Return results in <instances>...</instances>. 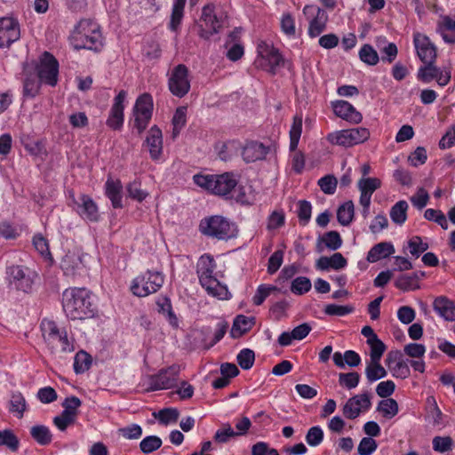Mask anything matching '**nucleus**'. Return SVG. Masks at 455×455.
Listing matches in <instances>:
<instances>
[{
  "label": "nucleus",
  "mask_w": 455,
  "mask_h": 455,
  "mask_svg": "<svg viewBox=\"0 0 455 455\" xmlns=\"http://www.w3.org/2000/svg\"><path fill=\"white\" fill-rule=\"evenodd\" d=\"M105 194L111 201L112 206L116 209L123 207L122 190L123 185L119 180L108 179L105 184Z\"/></svg>",
  "instance_id": "nucleus-24"
},
{
  "label": "nucleus",
  "mask_w": 455,
  "mask_h": 455,
  "mask_svg": "<svg viewBox=\"0 0 455 455\" xmlns=\"http://www.w3.org/2000/svg\"><path fill=\"white\" fill-rule=\"evenodd\" d=\"M172 138H176L187 123V107H179L172 117Z\"/></svg>",
  "instance_id": "nucleus-41"
},
{
  "label": "nucleus",
  "mask_w": 455,
  "mask_h": 455,
  "mask_svg": "<svg viewBox=\"0 0 455 455\" xmlns=\"http://www.w3.org/2000/svg\"><path fill=\"white\" fill-rule=\"evenodd\" d=\"M26 409L27 403L22 394L20 392L13 393L10 400L9 411L17 413L18 418H22Z\"/></svg>",
  "instance_id": "nucleus-44"
},
{
  "label": "nucleus",
  "mask_w": 455,
  "mask_h": 455,
  "mask_svg": "<svg viewBox=\"0 0 455 455\" xmlns=\"http://www.w3.org/2000/svg\"><path fill=\"white\" fill-rule=\"evenodd\" d=\"M262 58L267 61L269 66L268 71L272 74H275L276 68L283 64L282 54L274 47L267 49L266 54L262 55Z\"/></svg>",
  "instance_id": "nucleus-39"
},
{
  "label": "nucleus",
  "mask_w": 455,
  "mask_h": 455,
  "mask_svg": "<svg viewBox=\"0 0 455 455\" xmlns=\"http://www.w3.org/2000/svg\"><path fill=\"white\" fill-rule=\"evenodd\" d=\"M10 284L23 292H30L34 283L30 272L20 266H12L8 268Z\"/></svg>",
  "instance_id": "nucleus-19"
},
{
  "label": "nucleus",
  "mask_w": 455,
  "mask_h": 455,
  "mask_svg": "<svg viewBox=\"0 0 455 455\" xmlns=\"http://www.w3.org/2000/svg\"><path fill=\"white\" fill-rule=\"evenodd\" d=\"M377 442L371 437H363L357 448L359 455H371L377 450Z\"/></svg>",
  "instance_id": "nucleus-64"
},
{
  "label": "nucleus",
  "mask_w": 455,
  "mask_h": 455,
  "mask_svg": "<svg viewBox=\"0 0 455 455\" xmlns=\"http://www.w3.org/2000/svg\"><path fill=\"white\" fill-rule=\"evenodd\" d=\"M334 114L352 124H359L363 120L362 114L352 104L346 100H336L331 103Z\"/></svg>",
  "instance_id": "nucleus-22"
},
{
  "label": "nucleus",
  "mask_w": 455,
  "mask_h": 455,
  "mask_svg": "<svg viewBox=\"0 0 455 455\" xmlns=\"http://www.w3.org/2000/svg\"><path fill=\"white\" fill-rule=\"evenodd\" d=\"M359 59L369 66H375L379 61L377 51L369 44H364L358 52Z\"/></svg>",
  "instance_id": "nucleus-36"
},
{
  "label": "nucleus",
  "mask_w": 455,
  "mask_h": 455,
  "mask_svg": "<svg viewBox=\"0 0 455 455\" xmlns=\"http://www.w3.org/2000/svg\"><path fill=\"white\" fill-rule=\"evenodd\" d=\"M71 43L77 50L100 51L103 43L100 26L92 20H81L72 32Z\"/></svg>",
  "instance_id": "nucleus-3"
},
{
  "label": "nucleus",
  "mask_w": 455,
  "mask_h": 455,
  "mask_svg": "<svg viewBox=\"0 0 455 455\" xmlns=\"http://www.w3.org/2000/svg\"><path fill=\"white\" fill-rule=\"evenodd\" d=\"M219 157L222 161H228L237 155L241 149V143L236 140H230L226 142H219L215 146Z\"/></svg>",
  "instance_id": "nucleus-28"
},
{
  "label": "nucleus",
  "mask_w": 455,
  "mask_h": 455,
  "mask_svg": "<svg viewBox=\"0 0 455 455\" xmlns=\"http://www.w3.org/2000/svg\"><path fill=\"white\" fill-rule=\"evenodd\" d=\"M32 438L40 445L46 446L52 441V435L48 427L44 425H36L30 428Z\"/></svg>",
  "instance_id": "nucleus-31"
},
{
  "label": "nucleus",
  "mask_w": 455,
  "mask_h": 455,
  "mask_svg": "<svg viewBox=\"0 0 455 455\" xmlns=\"http://www.w3.org/2000/svg\"><path fill=\"white\" fill-rule=\"evenodd\" d=\"M323 244L331 251H336L340 248L342 245V239L339 233L337 231H328L323 235H320L316 242L317 252H322L323 251Z\"/></svg>",
  "instance_id": "nucleus-26"
},
{
  "label": "nucleus",
  "mask_w": 455,
  "mask_h": 455,
  "mask_svg": "<svg viewBox=\"0 0 455 455\" xmlns=\"http://www.w3.org/2000/svg\"><path fill=\"white\" fill-rule=\"evenodd\" d=\"M126 92L122 90L115 97L113 105L109 110L106 124L114 131H120L123 128L124 121V100L126 98Z\"/></svg>",
  "instance_id": "nucleus-17"
},
{
  "label": "nucleus",
  "mask_w": 455,
  "mask_h": 455,
  "mask_svg": "<svg viewBox=\"0 0 455 455\" xmlns=\"http://www.w3.org/2000/svg\"><path fill=\"white\" fill-rule=\"evenodd\" d=\"M358 188L360 192L372 195L381 186V181L378 178H362L358 181Z\"/></svg>",
  "instance_id": "nucleus-55"
},
{
  "label": "nucleus",
  "mask_w": 455,
  "mask_h": 455,
  "mask_svg": "<svg viewBox=\"0 0 455 455\" xmlns=\"http://www.w3.org/2000/svg\"><path fill=\"white\" fill-rule=\"evenodd\" d=\"M323 440V431L319 426L312 427L306 435V442L312 447L318 446Z\"/></svg>",
  "instance_id": "nucleus-59"
},
{
  "label": "nucleus",
  "mask_w": 455,
  "mask_h": 455,
  "mask_svg": "<svg viewBox=\"0 0 455 455\" xmlns=\"http://www.w3.org/2000/svg\"><path fill=\"white\" fill-rule=\"evenodd\" d=\"M180 373V366L178 364L161 369L156 374L148 376V387L146 391L171 389L177 387Z\"/></svg>",
  "instance_id": "nucleus-8"
},
{
  "label": "nucleus",
  "mask_w": 455,
  "mask_h": 455,
  "mask_svg": "<svg viewBox=\"0 0 455 455\" xmlns=\"http://www.w3.org/2000/svg\"><path fill=\"white\" fill-rule=\"evenodd\" d=\"M282 31L290 37H294L296 34L295 20L289 12L283 13L281 19Z\"/></svg>",
  "instance_id": "nucleus-63"
},
{
  "label": "nucleus",
  "mask_w": 455,
  "mask_h": 455,
  "mask_svg": "<svg viewBox=\"0 0 455 455\" xmlns=\"http://www.w3.org/2000/svg\"><path fill=\"white\" fill-rule=\"evenodd\" d=\"M303 13L307 19H310L308 26L310 37H316L326 29L329 17L323 9L315 4H307L303 8Z\"/></svg>",
  "instance_id": "nucleus-12"
},
{
  "label": "nucleus",
  "mask_w": 455,
  "mask_h": 455,
  "mask_svg": "<svg viewBox=\"0 0 455 455\" xmlns=\"http://www.w3.org/2000/svg\"><path fill=\"white\" fill-rule=\"evenodd\" d=\"M162 439L156 435H148L140 443V449L145 454H149L162 446Z\"/></svg>",
  "instance_id": "nucleus-48"
},
{
  "label": "nucleus",
  "mask_w": 455,
  "mask_h": 455,
  "mask_svg": "<svg viewBox=\"0 0 455 455\" xmlns=\"http://www.w3.org/2000/svg\"><path fill=\"white\" fill-rule=\"evenodd\" d=\"M370 138V132L364 127L340 130L327 136V140L333 145L350 148L363 143Z\"/></svg>",
  "instance_id": "nucleus-10"
},
{
  "label": "nucleus",
  "mask_w": 455,
  "mask_h": 455,
  "mask_svg": "<svg viewBox=\"0 0 455 455\" xmlns=\"http://www.w3.org/2000/svg\"><path fill=\"white\" fill-rule=\"evenodd\" d=\"M408 204L404 200L398 201L390 210V218L393 222L402 225L407 219Z\"/></svg>",
  "instance_id": "nucleus-35"
},
{
  "label": "nucleus",
  "mask_w": 455,
  "mask_h": 455,
  "mask_svg": "<svg viewBox=\"0 0 455 455\" xmlns=\"http://www.w3.org/2000/svg\"><path fill=\"white\" fill-rule=\"evenodd\" d=\"M0 446H6L11 451H17L20 446V441L12 430H0Z\"/></svg>",
  "instance_id": "nucleus-46"
},
{
  "label": "nucleus",
  "mask_w": 455,
  "mask_h": 455,
  "mask_svg": "<svg viewBox=\"0 0 455 455\" xmlns=\"http://www.w3.org/2000/svg\"><path fill=\"white\" fill-rule=\"evenodd\" d=\"M239 175L228 172L222 174H196L194 182L211 194L220 196H228L238 184Z\"/></svg>",
  "instance_id": "nucleus-4"
},
{
  "label": "nucleus",
  "mask_w": 455,
  "mask_h": 455,
  "mask_svg": "<svg viewBox=\"0 0 455 455\" xmlns=\"http://www.w3.org/2000/svg\"><path fill=\"white\" fill-rule=\"evenodd\" d=\"M153 98L149 93L140 95L132 108L133 129L140 135L148 127L153 115Z\"/></svg>",
  "instance_id": "nucleus-7"
},
{
  "label": "nucleus",
  "mask_w": 455,
  "mask_h": 455,
  "mask_svg": "<svg viewBox=\"0 0 455 455\" xmlns=\"http://www.w3.org/2000/svg\"><path fill=\"white\" fill-rule=\"evenodd\" d=\"M412 273L400 275L395 281V286L403 291L419 289V283H416Z\"/></svg>",
  "instance_id": "nucleus-45"
},
{
  "label": "nucleus",
  "mask_w": 455,
  "mask_h": 455,
  "mask_svg": "<svg viewBox=\"0 0 455 455\" xmlns=\"http://www.w3.org/2000/svg\"><path fill=\"white\" fill-rule=\"evenodd\" d=\"M199 231L205 236L217 240H228L235 237L237 228L235 224L220 215L204 218L199 224Z\"/></svg>",
  "instance_id": "nucleus-5"
},
{
  "label": "nucleus",
  "mask_w": 455,
  "mask_h": 455,
  "mask_svg": "<svg viewBox=\"0 0 455 455\" xmlns=\"http://www.w3.org/2000/svg\"><path fill=\"white\" fill-rule=\"evenodd\" d=\"M186 4L173 3L169 28L176 31L182 20Z\"/></svg>",
  "instance_id": "nucleus-54"
},
{
  "label": "nucleus",
  "mask_w": 455,
  "mask_h": 455,
  "mask_svg": "<svg viewBox=\"0 0 455 455\" xmlns=\"http://www.w3.org/2000/svg\"><path fill=\"white\" fill-rule=\"evenodd\" d=\"M164 282V276L161 272L148 270L132 280L130 289L133 295L146 297L156 292Z\"/></svg>",
  "instance_id": "nucleus-6"
},
{
  "label": "nucleus",
  "mask_w": 455,
  "mask_h": 455,
  "mask_svg": "<svg viewBox=\"0 0 455 455\" xmlns=\"http://www.w3.org/2000/svg\"><path fill=\"white\" fill-rule=\"evenodd\" d=\"M312 283L308 277L299 276L292 280L291 291L296 295H303L311 290Z\"/></svg>",
  "instance_id": "nucleus-49"
},
{
  "label": "nucleus",
  "mask_w": 455,
  "mask_h": 455,
  "mask_svg": "<svg viewBox=\"0 0 455 455\" xmlns=\"http://www.w3.org/2000/svg\"><path fill=\"white\" fill-rule=\"evenodd\" d=\"M302 132V116L296 115L293 117L292 124L290 129V150L295 151Z\"/></svg>",
  "instance_id": "nucleus-34"
},
{
  "label": "nucleus",
  "mask_w": 455,
  "mask_h": 455,
  "mask_svg": "<svg viewBox=\"0 0 455 455\" xmlns=\"http://www.w3.org/2000/svg\"><path fill=\"white\" fill-rule=\"evenodd\" d=\"M74 210L84 220L96 222L99 220L100 214L98 206L92 198L87 195H81L78 199L72 196Z\"/></svg>",
  "instance_id": "nucleus-16"
},
{
  "label": "nucleus",
  "mask_w": 455,
  "mask_h": 455,
  "mask_svg": "<svg viewBox=\"0 0 455 455\" xmlns=\"http://www.w3.org/2000/svg\"><path fill=\"white\" fill-rule=\"evenodd\" d=\"M81 404L82 402L78 397L75 395L68 396L62 403V406L64 408L62 412H67L68 413V416L76 419L78 414L77 409Z\"/></svg>",
  "instance_id": "nucleus-57"
},
{
  "label": "nucleus",
  "mask_w": 455,
  "mask_h": 455,
  "mask_svg": "<svg viewBox=\"0 0 455 455\" xmlns=\"http://www.w3.org/2000/svg\"><path fill=\"white\" fill-rule=\"evenodd\" d=\"M377 410L380 411L383 417L387 419H392L398 413V403L393 398H387L381 400L377 407Z\"/></svg>",
  "instance_id": "nucleus-42"
},
{
  "label": "nucleus",
  "mask_w": 455,
  "mask_h": 455,
  "mask_svg": "<svg viewBox=\"0 0 455 455\" xmlns=\"http://www.w3.org/2000/svg\"><path fill=\"white\" fill-rule=\"evenodd\" d=\"M43 338L47 345L54 347L57 340L61 338L66 330H60L54 321L44 319L41 323Z\"/></svg>",
  "instance_id": "nucleus-23"
},
{
  "label": "nucleus",
  "mask_w": 455,
  "mask_h": 455,
  "mask_svg": "<svg viewBox=\"0 0 455 455\" xmlns=\"http://www.w3.org/2000/svg\"><path fill=\"white\" fill-rule=\"evenodd\" d=\"M371 406L370 395L363 393L349 398L343 406L342 413L345 418L355 419L360 415L362 411H367Z\"/></svg>",
  "instance_id": "nucleus-18"
},
{
  "label": "nucleus",
  "mask_w": 455,
  "mask_h": 455,
  "mask_svg": "<svg viewBox=\"0 0 455 455\" xmlns=\"http://www.w3.org/2000/svg\"><path fill=\"white\" fill-rule=\"evenodd\" d=\"M254 324V318L247 317L243 315H237L233 323L230 335L234 339L240 338L248 332Z\"/></svg>",
  "instance_id": "nucleus-30"
},
{
  "label": "nucleus",
  "mask_w": 455,
  "mask_h": 455,
  "mask_svg": "<svg viewBox=\"0 0 455 455\" xmlns=\"http://www.w3.org/2000/svg\"><path fill=\"white\" fill-rule=\"evenodd\" d=\"M128 196L138 202H142L147 196L148 193L140 188V182L134 180L127 185Z\"/></svg>",
  "instance_id": "nucleus-62"
},
{
  "label": "nucleus",
  "mask_w": 455,
  "mask_h": 455,
  "mask_svg": "<svg viewBox=\"0 0 455 455\" xmlns=\"http://www.w3.org/2000/svg\"><path fill=\"white\" fill-rule=\"evenodd\" d=\"M62 307L71 320L92 318L97 313L92 293L85 288H68L62 295Z\"/></svg>",
  "instance_id": "nucleus-1"
},
{
  "label": "nucleus",
  "mask_w": 455,
  "mask_h": 455,
  "mask_svg": "<svg viewBox=\"0 0 455 455\" xmlns=\"http://www.w3.org/2000/svg\"><path fill=\"white\" fill-rule=\"evenodd\" d=\"M360 381V375L356 371H351L347 373L339 374V383L341 387L347 389H353L356 387Z\"/></svg>",
  "instance_id": "nucleus-53"
},
{
  "label": "nucleus",
  "mask_w": 455,
  "mask_h": 455,
  "mask_svg": "<svg viewBox=\"0 0 455 455\" xmlns=\"http://www.w3.org/2000/svg\"><path fill=\"white\" fill-rule=\"evenodd\" d=\"M37 77L45 84L55 86L58 82L59 62L48 52H44L37 67Z\"/></svg>",
  "instance_id": "nucleus-13"
},
{
  "label": "nucleus",
  "mask_w": 455,
  "mask_h": 455,
  "mask_svg": "<svg viewBox=\"0 0 455 455\" xmlns=\"http://www.w3.org/2000/svg\"><path fill=\"white\" fill-rule=\"evenodd\" d=\"M273 291H277V287L266 284L259 285L252 298L253 304L256 306L261 305Z\"/></svg>",
  "instance_id": "nucleus-60"
},
{
  "label": "nucleus",
  "mask_w": 455,
  "mask_h": 455,
  "mask_svg": "<svg viewBox=\"0 0 455 455\" xmlns=\"http://www.w3.org/2000/svg\"><path fill=\"white\" fill-rule=\"evenodd\" d=\"M434 310L446 321H455V304L446 297H438L433 303Z\"/></svg>",
  "instance_id": "nucleus-25"
},
{
  "label": "nucleus",
  "mask_w": 455,
  "mask_h": 455,
  "mask_svg": "<svg viewBox=\"0 0 455 455\" xmlns=\"http://www.w3.org/2000/svg\"><path fill=\"white\" fill-rule=\"evenodd\" d=\"M413 44L419 60L424 63H435L437 50L428 36L421 33H415Z\"/></svg>",
  "instance_id": "nucleus-15"
},
{
  "label": "nucleus",
  "mask_w": 455,
  "mask_h": 455,
  "mask_svg": "<svg viewBox=\"0 0 455 455\" xmlns=\"http://www.w3.org/2000/svg\"><path fill=\"white\" fill-rule=\"evenodd\" d=\"M216 262L210 254L202 255L196 263V275L199 283L207 293L220 299H228L231 295L228 287L222 284L213 275Z\"/></svg>",
  "instance_id": "nucleus-2"
},
{
  "label": "nucleus",
  "mask_w": 455,
  "mask_h": 455,
  "mask_svg": "<svg viewBox=\"0 0 455 455\" xmlns=\"http://www.w3.org/2000/svg\"><path fill=\"white\" fill-rule=\"evenodd\" d=\"M321 190L327 195H333L336 191L338 180L333 175H325L318 180Z\"/></svg>",
  "instance_id": "nucleus-58"
},
{
  "label": "nucleus",
  "mask_w": 455,
  "mask_h": 455,
  "mask_svg": "<svg viewBox=\"0 0 455 455\" xmlns=\"http://www.w3.org/2000/svg\"><path fill=\"white\" fill-rule=\"evenodd\" d=\"M436 31L442 36L445 43H455V20L450 16L442 17V20L437 24Z\"/></svg>",
  "instance_id": "nucleus-29"
},
{
  "label": "nucleus",
  "mask_w": 455,
  "mask_h": 455,
  "mask_svg": "<svg viewBox=\"0 0 455 455\" xmlns=\"http://www.w3.org/2000/svg\"><path fill=\"white\" fill-rule=\"evenodd\" d=\"M156 304L159 307L158 311L164 315L166 314L169 323L172 326H177L178 319L176 315L172 311V307L170 299L164 297L161 300H158Z\"/></svg>",
  "instance_id": "nucleus-52"
},
{
  "label": "nucleus",
  "mask_w": 455,
  "mask_h": 455,
  "mask_svg": "<svg viewBox=\"0 0 455 455\" xmlns=\"http://www.w3.org/2000/svg\"><path fill=\"white\" fill-rule=\"evenodd\" d=\"M160 424L168 425L172 422H176L179 419L180 412L176 408H164L160 410L157 413H154Z\"/></svg>",
  "instance_id": "nucleus-47"
},
{
  "label": "nucleus",
  "mask_w": 455,
  "mask_h": 455,
  "mask_svg": "<svg viewBox=\"0 0 455 455\" xmlns=\"http://www.w3.org/2000/svg\"><path fill=\"white\" fill-rule=\"evenodd\" d=\"M312 213V205L310 202L307 200H299L298 202L297 216L299 221L302 226H306L310 219Z\"/></svg>",
  "instance_id": "nucleus-51"
},
{
  "label": "nucleus",
  "mask_w": 455,
  "mask_h": 455,
  "mask_svg": "<svg viewBox=\"0 0 455 455\" xmlns=\"http://www.w3.org/2000/svg\"><path fill=\"white\" fill-rule=\"evenodd\" d=\"M241 149L242 157L246 163H254L262 160L269 151L268 147L256 140L247 141L243 147L241 146Z\"/></svg>",
  "instance_id": "nucleus-21"
},
{
  "label": "nucleus",
  "mask_w": 455,
  "mask_h": 455,
  "mask_svg": "<svg viewBox=\"0 0 455 455\" xmlns=\"http://www.w3.org/2000/svg\"><path fill=\"white\" fill-rule=\"evenodd\" d=\"M170 92L178 98H183L190 90L188 68L184 64H179L172 70L168 79Z\"/></svg>",
  "instance_id": "nucleus-11"
},
{
  "label": "nucleus",
  "mask_w": 455,
  "mask_h": 455,
  "mask_svg": "<svg viewBox=\"0 0 455 455\" xmlns=\"http://www.w3.org/2000/svg\"><path fill=\"white\" fill-rule=\"evenodd\" d=\"M439 70L440 68L436 67L435 63H426L419 68L417 78L425 84H428L436 78Z\"/></svg>",
  "instance_id": "nucleus-40"
},
{
  "label": "nucleus",
  "mask_w": 455,
  "mask_h": 455,
  "mask_svg": "<svg viewBox=\"0 0 455 455\" xmlns=\"http://www.w3.org/2000/svg\"><path fill=\"white\" fill-rule=\"evenodd\" d=\"M386 369L378 362H370L365 369V375L369 382H374L387 376Z\"/></svg>",
  "instance_id": "nucleus-38"
},
{
  "label": "nucleus",
  "mask_w": 455,
  "mask_h": 455,
  "mask_svg": "<svg viewBox=\"0 0 455 455\" xmlns=\"http://www.w3.org/2000/svg\"><path fill=\"white\" fill-rule=\"evenodd\" d=\"M41 83L36 75L27 76L23 82V95L34 98L39 92Z\"/></svg>",
  "instance_id": "nucleus-43"
},
{
  "label": "nucleus",
  "mask_w": 455,
  "mask_h": 455,
  "mask_svg": "<svg viewBox=\"0 0 455 455\" xmlns=\"http://www.w3.org/2000/svg\"><path fill=\"white\" fill-rule=\"evenodd\" d=\"M143 145L148 148L153 161H158L161 158L163 154V133L157 125H153L148 130Z\"/></svg>",
  "instance_id": "nucleus-20"
},
{
  "label": "nucleus",
  "mask_w": 455,
  "mask_h": 455,
  "mask_svg": "<svg viewBox=\"0 0 455 455\" xmlns=\"http://www.w3.org/2000/svg\"><path fill=\"white\" fill-rule=\"evenodd\" d=\"M92 365V356L85 351L80 350L74 358V371L76 374H82L88 371Z\"/></svg>",
  "instance_id": "nucleus-37"
},
{
  "label": "nucleus",
  "mask_w": 455,
  "mask_h": 455,
  "mask_svg": "<svg viewBox=\"0 0 455 455\" xmlns=\"http://www.w3.org/2000/svg\"><path fill=\"white\" fill-rule=\"evenodd\" d=\"M81 265V260L74 253L66 254L60 262V267L68 276H74Z\"/></svg>",
  "instance_id": "nucleus-32"
},
{
  "label": "nucleus",
  "mask_w": 455,
  "mask_h": 455,
  "mask_svg": "<svg viewBox=\"0 0 455 455\" xmlns=\"http://www.w3.org/2000/svg\"><path fill=\"white\" fill-rule=\"evenodd\" d=\"M410 252L415 258H419L420 254L428 249V244L423 243L419 236H413L408 242Z\"/></svg>",
  "instance_id": "nucleus-61"
},
{
  "label": "nucleus",
  "mask_w": 455,
  "mask_h": 455,
  "mask_svg": "<svg viewBox=\"0 0 455 455\" xmlns=\"http://www.w3.org/2000/svg\"><path fill=\"white\" fill-rule=\"evenodd\" d=\"M201 20L205 28L203 25L200 26L198 36L204 40H209L213 35L221 31L225 17L223 14L216 13L213 4H208L203 7Z\"/></svg>",
  "instance_id": "nucleus-9"
},
{
  "label": "nucleus",
  "mask_w": 455,
  "mask_h": 455,
  "mask_svg": "<svg viewBox=\"0 0 455 455\" xmlns=\"http://www.w3.org/2000/svg\"><path fill=\"white\" fill-rule=\"evenodd\" d=\"M20 38L19 21L12 17L0 18V48H9Z\"/></svg>",
  "instance_id": "nucleus-14"
},
{
  "label": "nucleus",
  "mask_w": 455,
  "mask_h": 455,
  "mask_svg": "<svg viewBox=\"0 0 455 455\" xmlns=\"http://www.w3.org/2000/svg\"><path fill=\"white\" fill-rule=\"evenodd\" d=\"M285 224V214L283 210L274 211L267 218V230H275Z\"/></svg>",
  "instance_id": "nucleus-56"
},
{
  "label": "nucleus",
  "mask_w": 455,
  "mask_h": 455,
  "mask_svg": "<svg viewBox=\"0 0 455 455\" xmlns=\"http://www.w3.org/2000/svg\"><path fill=\"white\" fill-rule=\"evenodd\" d=\"M236 360L243 370H250L255 361V353L250 348H243L238 353Z\"/></svg>",
  "instance_id": "nucleus-50"
},
{
  "label": "nucleus",
  "mask_w": 455,
  "mask_h": 455,
  "mask_svg": "<svg viewBox=\"0 0 455 455\" xmlns=\"http://www.w3.org/2000/svg\"><path fill=\"white\" fill-rule=\"evenodd\" d=\"M354 203L349 200L338 208L337 220L342 226H348L354 219Z\"/></svg>",
  "instance_id": "nucleus-33"
},
{
  "label": "nucleus",
  "mask_w": 455,
  "mask_h": 455,
  "mask_svg": "<svg viewBox=\"0 0 455 455\" xmlns=\"http://www.w3.org/2000/svg\"><path fill=\"white\" fill-rule=\"evenodd\" d=\"M395 253V247L390 242H381L375 244L369 251L366 259L374 263Z\"/></svg>",
  "instance_id": "nucleus-27"
}]
</instances>
